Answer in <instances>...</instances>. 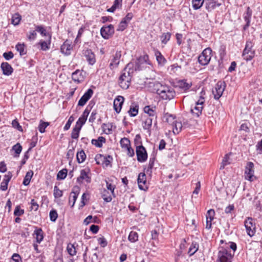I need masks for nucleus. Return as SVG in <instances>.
I'll use <instances>...</instances> for the list:
<instances>
[{"label": "nucleus", "mask_w": 262, "mask_h": 262, "mask_svg": "<svg viewBox=\"0 0 262 262\" xmlns=\"http://www.w3.org/2000/svg\"><path fill=\"white\" fill-rule=\"evenodd\" d=\"M136 155L137 160L139 162H144L147 159V153L142 145H137Z\"/></svg>", "instance_id": "nucleus-8"}, {"label": "nucleus", "mask_w": 262, "mask_h": 262, "mask_svg": "<svg viewBox=\"0 0 262 262\" xmlns=\"http://www.w3.org/2000/svg\"><path fill=\"white\" fill-rule=\"evenodd\" d=\"M35 31L39 32L40 34L45 36L48 35L47 33L46 30L42 26H35Z\"/></svg>", "instance_id": "nucleus-51"}, {"label": "nucleus", "mask_w": 262, "mask_h": 262, "mask_svg": "<svg viewBox=\"0 0 262 262\" xmlns=\"http://www.w3.org/2000/svg\"><path fill=\"white\" fill-rule=\"evenodd\" d=\"M33 235L36 239V242L40 244L43 239V232L41 228H36L34 231Z\"/></svg>", "instance_id": "nucleus-24"}, {"label": "nucleus", "mask_w": 262, "mask_h": 262, "mask_svg": "<svg viewBox=\"0 0 262 262\" xmlns=\"http://www.w3.org/2000/svg\"><path fill=\"white\" fill-rule=\"evenodd\" d=\"M203 105H195L194 108H191V112L196 117H199L201 114L203 108Z\"/></svg>", "instance_id": "nucleus-31"}, {"label": "nucleus", "mask_w": 262, "mask_h": 262, "mask_svg": "<svg viewBox=\"0 0 262 262\" xmlns=\"http://www.w3.org/2000/svg\"><path fill=\"white\" fill-rule=\"evenodd\" d=\"M96 219H97V217L96 216H95L94 218L93 219V216L92 215H89L88 217H86L84 219V220L83 221V223L85 225H87L90 223H91V222L95 223L96 222Z\"/></svg>", "instance_id": "nucleus-61"}, {"label": "nucleus", "mask_w": 262, "mask_h": 262, "mask_svg": "<svg viewBox=\"0 0 262 262\" xmlns=\"http://www.w3.org/2000/svg\"><path fill=\"white\" fill-rule=\"evenodd\" d=\"M164 118L165 119V121L167 122L169 124L171 125V126L177 121L176 120L175 116H173L172 115L169 114L168 113H166L164 115Z\"/></svg>", "instance_id": "nucleus-30"}, {"label": "nucleus", "mask_w": 262, "mask_h": 262, "mask_svg": "<svg viewBox=\"0 0 262 262\" xmlns=\"http://www.w3.org/2000/svg\"><path fill=\"white\" fill-rule=\"evenodd\" d=\"M155 119L152 117H147L143 121V127L145 129H148L151 127L152 123V120Z\"/></svg>", "instance_id": "nucleus-32"}, {"label": "nucleus", "mask_w": 262, "mask_h": 262, "mask_svg": "<svg viewBox=\"0 0 262 262\" xmlns=\"http://www.w3.org/2000/svg\"><path fill=\"white\" fill-rule=\"evenodd\" d=\"M244 224L247 234L251 237L253 236L255 232V225L253 223L252 219L248 217L245 221Z\"/></svg>", "instance_id": "nucleus-11"}, {"label": "nucleus", "mask_w": 262, "mask_h": 262, "mask_svg": "<svg viewBox=\"0 0 262 262\" xmlns=\"http://www.w3.org/2000/svg\"><path fill=\"white\" fill-rule=\"evenodd\" d=\"M128 239L132 243H135L138 240V234L135 231H131L128 237Z\"/></svg>", "instance_id": "nucleus-42"}, {"label": "nucleus", "mask_w": 262, "mask_h": 262, "mask_svg": "<svg viewBox=\"0 0 262 262\" xmlns=\"http://www.w3.org/2000/svg\"><path fill=\"white\" fill-rule=\"evenodd\" d=\"M233 256V253L229 249L221 247L218 253V260L219 262H231Z\"/></svg>", "instance_id": "nucleus-4"}, {"label": "nucleus", "mask_w": 262, "mask_h": 262, "mask_svg": "<svg viewBox=\"0 0 262 262\" xmlns=\"http://www.w3.org/2000/svg\"><path fill=\"white\" fill-rule=\"evenodd\" d=\"M86 158V155L83 150L79 151L77 154V160L79 163H82Z\"/></svg>", "instance_id": "nucleus-40"}, {"label": "nucleus", "mask_w": 262, "mask_h": 262, "mask_svg": "<svg viewBox=\"0 0 262 262\" xmlns=\"http://www.w3.org/2000/svg\"><path fill=\"white\" fill-rule=\"evenodd\" d=\"M78 193H78V191H73L70 195L69 202L70 203L71 201H73L72 206H74V205L76 202V200L78 195Z\"/></svg>", "instance_id": "nucleus-49"}, {"label": "nucleus", "mask_w": 262, "mask_h": 262, "mask_svg": "<svg viewBox=\"0 0 262 262\" xmlns=\"http://www.w3.org/2000/svg\"><path fill=\"white\" fill-rule=\"evenodd\" d=\"M206 92L203 89L200 93L199 99L196 102V105H203L205 100Z\"/></svg>", "instance_id": "nucleus-36"}, {"label": "nucleus", "mask_w": 262, "mask_h": 262, "mask_svg": "<svg viewBox=\"0 0 262 262\" xmlns=\"http://www.w3.org/2000/svg\"><path fill=\"white\" fill-rule=\"evenodd\" d=\"M204 0H192V7L194 10L200 9L203 5Z\"/></svg>", "instance_id": "nucleus-44"}, {"label": "nucleus", "mask_w": 262, "mask_h": 262, "mask_svg": "<svg viewBox=\"0 0 262 262\" xmlns=\"http://www.w3.org/2000/svg\"><path fill=\"white\" fill-rule=\"evenodd\" d=\"M73 49L71 45L69 44L67 42V41H65L61 47V52L66 54V55H70L71 54V51Z\"/></svg>", "instance_id": "nucleus-27"}, {"label": "nucleus", "mask_w": 262, "mask_h": 262, "mask_svg": "<svg viewBox=\"0 0 262 262\" xmlns=\"http://www.w3.org/2000/svg\"><path fill=\"white\" fill-rule=\"evenodd\" d=\"M105 138L100 136L98 137V139H93L92 140V143L97 147H101L103 143H105Z\"/></svg>", "instance_id": "nucleus-28"}, {"label": "nucleus", "mask_w": 262, "mask_h": 262, "mask_svg": "<svg viewBox=\"0 0 262 262\" xmlns=\"http://www.w3.org/2000/svg\"><path fill=\"white\" fill-rule=\"evenodd\" d=\"M112 126L110 124L103 123L102 125V128L105 134H109L111 133L112 130Z\"/></svg>", "instance_id": "nucleus-56"}, {"label": "nucleus", "mask_w": 262, "mask_h": 262, "mask_svg": "<svg viewBox=\"0 0 262 262\" xmlns=\"http://www.w3.org/2000/svg\"><path fill=\"white\" fill-rule=\"evenodd\" d=\"M33 175V172L32 170L29 171L27 172L23 181V184L24 185L27 186L29 184Z\"/></svg>", "instance_id": "nucleus-35"}, {"label": "nucleus", "mask_w": 262, "mask_h": 262, "mask_svg": "<svg viewBox=\"0 0 262 262\" xmlns=\"http://www.w3.org/2000/svg\"><path fill=\"white\" fill-rule=\"evenodd\" d=\"M49 125L48 122H43L40 121L39 125L38 126V130L41 133H43L45 132L46 128Z\"/></svg>", "instance_id": "nucleus-54"}, {"label": "nucleus", "mask_w": 262, "mask_h": 262, "mask_svg": "<svg viewBox=\"0 0 262 262\" xmlns=\"http://www.w3.org/2000/svg\"><path fill=\"white\" fill-rule=\"evenodd\" d=\"M67 175V170L66 169H63L62 170H60L57 175V180H63L66 178Z\"/></svg>", "instance_id": "nucleus-50"}, {"label": "nucleus", "mask_w": 262, "mask_h": 262, "mask_svg": "<svg viewBox=\"0 0 262 262\" xmlns=\"http://www.w3.org/2000/svg\"><path fill=\"white\" fill-rule=\"evenodd\" d=\"M62 195V191L60 190L57 186L54 187V196L55 198H58Z\"/></svg>", "instance_id": "nucleus-58"}, {"label": "nucleus", "mask_w": 262, "mask_h": 262, "mask_svg": "<svg viewBox=\"0 0 262 262\" xmlns=\"http://www.w3.org/2000/svg\"><path fill=\"white\" fill-rule=\"evenodd\" d=\"M24 213V210L21 209L19 206H17L14 210V214L15 216H19Z\"/></svg>", "instance_id": "nucleus-62"}, {"label": "nucleus", "mask_w": 262, "mask_h": 262, "mask_svg": "<svg viewBox=\"0 0 262 262\" xmlns=\"http://www.w3.org/2000/svg\"><path fill=\"white\" fill-rule=\"evenodd\" d=\"M252 11L249 7H248L244 15V18L246 22V25L244 27V29L246 30L250 26V19L252 16Z\"/></svg>", "instance_id": "nucleus-21"}, {"label": "nucleus", "mask_w": 262, "mask_h": 262, "mask_svg": "<svg viewBox=\"0 0 262 262\" xmlns=\"http://www.w3.org/2000/svg\"><path fill=\"white\" fill-rule=\"evenodd\" d=\"M182 128V124L181 122L176 121L173 125L172 126V129L174 134H178Z\"/></svg>", "instance_id": "nucleus-33"}, {"label": "nucleus", "mask_w": 262, "mask_h": 262, "mask_svg": "<svg viewBox=\"0 0 262 262\" xmlns=\"http://www.w3.org/2000/svg\"><path fill=\"white\" fill-rule=\"evenodd\" d=\"M149 57L147 54L144 55L143 56H140L135 62V66H134V69L135 70H139L140 68L139 66V63L142 64L143 63H146L147 64H149Z\"/></svg>", "instance_id": "nucleus-20"}, {"label": "nucleus", "mask_w": 262, "mask_h": 262, "mask_svg": "<svg viewBox=\"0 0 262 262\" xmlns=\"http://www.w3.org/2000/svg\"><path fill=\"white\" fill-rule=\"evenodd\" d=\"M12 149L15 151L16 154L15 157H18L19 155L22 150V147L20 144L17 143L13 146Z\"/></svg>", "instance_id": "nucleus-57"}, {"label": "nucleus", "mask_w": 262, "mask_h": 262, "mask_svg": "<svg viewBox=\"0 0 262 262\" xmlns=\"http://www.w3.org/2000/svg\"><path fill=\"white\" fill-rule=\"evenodd\" d=\"M51 36H49V39L48 41H40L39 44L40 45L41 49L43 51H47L50 49L51 43Z\"/></svg>", "instance_id": "nucleus-34"}, {"label": "nucleus", "mask_w": 262, "mask_h": 262, "mask_svg": "<svg viewBox=\"0 0 262 262\" xmlns=\"http://www.w3.org/2000/svg\"><path fill=\"white\" fill-rule=\"evenodd\" d=\"M81 127L77 125L73 129L71 133V138L75 139H77L79 137L80 130Z\"/></svg>", "instance_id": "nucleus-39"}, {"label": "nucleus", "mask_w": 262, "mask_h": 262, "mask_svg": "<svg viewBox=\"0 0 262 262\" xmlns=\"http://www.w3.org/2000/svg\"><path fill=\"white\" fill-rule=\"evenodd\" d=\"M93 94V91L89 89L84 94V95L81 97L78 101V105L81 106H83L85 104L86 102L91 98Z\"/></svg>", "instance_id": "nucleus-15"}, {"label": "nucleus", "mask_w": 262, "mask_h": 262, "mask_svg": "<svg viewBox=\"0 0 262 262\" xmlns=\"http://www.w3.org/2000/svg\"><path fill=\"white\" fill-rule=\"evenodd\" d=\"M1 68L3 71V74L5 75L9 76L13 73V69L8 62L2 63Z\"/></svg>", "instance_id": "nucleus-19"}, {"label": "nucleus", "mask_w": 262, "mask_h": 262, "mask_svg": "<svg viewBox=\"0 0 262 262\" xmlns=\"http://www.w3.org/2000/svg\"><path fill=\"white\" fill-rule=\"evenodd\" d=\"M153 86V92L156 93L163 100H170L176 96L175 91L169 86L162 84L158 82H155Z\"/></svg>", "instance_id": "nucleus-1"}, {"label": "nucleus", "mask_w": 262, "mask_h": 262, "mask_svg": "<svg viewBox=\"0 0 262 262\" xmlns=\"http://www.w3.org/2000/svg\"><path fill=\"white\" fill-rule=\"evenodd\" d=\"M121 57V51H117L114 56L113 59L112 60L110 64V68L111 70H113L118 67L120 59Z\"/></svg>", "instance_id": "nucleus-16"}, {"label": "nucleus", "mask_w": 262, "mask_h": 262, "mask_svg": "<svg viewBox=\"0 0 262 262\" xmlns=\"http://www.w3.org/2000/svg\"><path fill=\"white\" fill-rule=\"evenodd\" d=\"M155 55L159 64H163L166 62V59L158 50H155Z\"/></svg>", "instance_id": "nucleus-29"}, {"label": "nucleus", "mask_w": 262, "mask_h": 262, "mask_svg": "<svg viewBox=\"0 0 262 262\" xmlns=\"http://www.w3.org/2000/svg\"><path fill=\"white\" fill-rule=\"evenodd\" d=\"M121 146L125 149L130 147V141L126 138H122L120 141Z\"/></svg>", "instance_id": "nucleus-47"}, {"label": "nucleus", "mask_w": 262, "mask_h": 262, "mask_svg": "<svg viewBox=\"0 0 262 262\" xmlns=\"http://www.w3.org/2000/svg\"><path fill=\"white\" fill-rule=\"evenodd\" d=\"M68 253L71 255L74 256L76 254V250L74 244H69L67 248Z\"/></svg>", "instance_id": "nucleus-46"}, {"label": "nucleus", "mask_w": 262, "mask_h": 262, "mask_svg": "<svg viewBox=\"0 0 262 262\" xmlns=\"http://www.w3.org/2000/svg\"><path fill=\"white\" fill-rule=\"evenodd\" d=\"M109 193L108 191L105 189H104L102 192V197L104 201L106 202H110L112 200V196Z\"/></svg>", "instance_id": "nucleus-48"}, {"label": "nucleus", "mask_w": 262, "mask_h": 262, "mask_svg": "<svg viewBox=\"0 0 262 262\" xmlns=\"http://www.w3.org/2000/svg\"><path fill=\"white\" fill-rule=\"evenodd\" d=\"M124 98L123 96H118L114 101V108L117 113H119L121 110Z\"/></svg>", "instance_id": "nucleus-17"}, {"label": "nucleus", "mask_w": 262, "mask_h": 262, "mask_svg": "<svg viewBox=\"0 0 262 262\" xmlns=\"http://www.w3.org/2000/svg\"><path fill=\"white\" fill-rule=\"evenodd\" d=\"M11 177L12 174L10 172H8L7 174L5 175L0 186V189L2 191H5L7 189L8 183L10 181Z\"/></svg>", "instance_id": "nucleus-22"}, {"label": "nucleus", "mask_w": 262, "mask_h": 262, "mask_svg": "<svg viewBox=\"0 0 262 262\" xmlns=\"http://www.w3.org/2000/svg\"><path fill=\"white\" fill-rule=\"evenodd\" d=\"M138 108L139 107L137 105H131L129 110L128 111L129 115L131 117H135L137 116L138 113Z\"/></svg>", "instance_id": "nucleus-45"}, {"label": "nucleus", "mask_w": 262, "mask_h": 262, "mask_svg": "<svg viewBox=\"0 0 262 262\" xmlns=\"http://www.w3.org/2000/svg\"><path fill=\"white\" fill-rule=\"evenodd\" d=\"M171 37V33L169 32L163 33L160 37L161 42L163 44H166L169 40Z\"/></svg>", "instance_id": "nucleus-41"}, {"label": "nucleus", "mask_w": 262, "mask_h": 262, "mask_svg": "<svg viewBox=\"0 0 262 262\" xmlns=\"http://www.w3.org/2000/svg\"><path fill=\"white\" fill-rule=\"evenodd\" d=\"M199 245L196 243H192L188 250V254L190 256L193 255L198 250Z\"/></svg>", "instance_id": "nucleus-37"}, {"label": "nucleus", "mask_w": 262, "mask_h": 262, "mask_svg": "<svg viewBox=\"0 0 262 262\" xmlns=\"http://www.w3.org/2000/svg\"><path fill=\"white\" fill-rule=\"evenodd\" d=\"M21 258L19 254L14 253L10 260V262H20Z\"/></svg>", "instance_id": "nucleus-64"}, {"label": "nucleus", "mask_w": 262, "mask_h": 262, "mask_svg": "<svg viewBox=\"0 0 262 262\" xmlns=\"http://www.w3.org/2000/svg\"><path fill=\"white\" fill-rule=\"evenodd\" d=\"M89 113V111L87 108L84 111L82 115L78 119L77 122V125H79L80 127H82V126L85 123Z\"/></svg>", "instance_id": "nucleus-26"}, {"label": "nucleus", "mask_w": 262, "mask_h": 262, "mask_svg": "<svg viewBox=\"0 0 262 262\" xmlns=\"http://www.w3.org/2000/svg\"><path fill=\"white\" fill-rule=\"evenodd\" d=\"M214 210L212 209H210L207 212V213L206 214V220H210L212 221V220L214 219Z\"/></svg>", "instance_id": "nucleus-52"}, {"label": "nucleus", "mask_w": 262, "mask_h": 262, "mask_svg": "<svg viewBox=\"0 0 262 262\" xmlns=\"http://www.w3.org/2000/svg\"><path fill=\"white\" fill-rule=\"evenodd\" d=\"M138 184L140 189L146 190L148 189L146 177L144 173L141 172L138 175Z\"/></svg>", "instance_id": "nucleus-14"}, {"label": "nucleus", "mask_w": 262, "mask_h": 262, "mask_svg": "<svg viewBox=\"0 0 262 262\" xmlns=\"http://www.w3.org/2000/svg\"><path fill=\"white\" fill-rule=\"evenodd\" d=\"M134 71L133 62H130L126 66L119 78L118 82L121 88L126 90L129 88Z\"/></svg>", "instance_id": "nucleus-2"}, {"label": "nucleus", "mask_w": 262, "mask_h": 262, "mask_svg": "<svg viewBox=\"0 0 262 262\" xmlns=\"http://www.w3.org/2000/svg\"><path fill=\"white\" fill-rule=\"evenodd\" d=\"M212 50L210 48H207L203 50L198 57L199 62L203 66L208 64L211 59Z\"/></svg>", "instance_id": "nucleus-5"}, {"label": "nucleus", "mask_w": 262, "mask_h": 262, "mask_svg": "<svg viewBox=\"0 0 262 262\" xmlns=\"http://www.w3.org/2000/svg\"><path fill=\"white\" fill-rule=\"evenodd\" d=\"M21 19V15L18 13H15L12 17V24L16 26L19 24Z\"/></svg>", "instance_id": "nucleus-43"}, {"label": "nucleus", "mask_w": 262, "mask_h": 262, "mask_svg": "<svg viewBox=\"0 0 262 262\" xmlns=\"http://www.w3.org/2000/svg\"><path fill=\"white\" fill-rule=\"evenodd\" d=\"M254 172V164L252 162H248L245 167L244 173L245 179L250 182L253 181L255 179Z\"/></svg>", "instance_id": "nucleus-7"}, {"label": "nucleus", "mask_w": 262, "mask_h": 262, "mask_svg": "<svg viewBox=\"0 0 262 262\" xmlns=\"http://www.w3.org/2000/svg\"><path fill=\"white\" fill-rule=\"evenodd\" d=\"M230 164V162L229 161V155L227 154L225 155V157L223 160L222 165L220 167V169L224 168L225 166L229 165Z\"/></svg>", "instance_id": "nucleus-55"}, {"label": "nucleus", "mask_w": 262, "mask_h": 262, "mask_svg": "<svg viewBox=\"0 0 262 262\" xmlns=\"http://www.w3.org/2000/svg\"><path fill=\"white\" fill-rule=\"evenodd\" d=\"M254 43L251 41H247L242 56L247 61L251 60L254 57L255 50L253 49Z\"/></svg>", "instance_id": "nucleus-3"}, {"label": "nucleus", "mask_w": 262, "mask_h": 262, "mask_svg": "<svg viewBox=\"0 0 262 262\" xmlns=\"http://www.w3.org/2000/svg\"><path fill=\"white\" fill-rule=\"evenodd\" d=\"M90 170L89 168H86L82 169L80 171V176L77 179V183L79 184H81L83 181L86 182L87 183H91V178L90 176Z\"/></svg>", "instance_id": "nucleus-9"}, {"label": "nucleus", "mask_w": 262, "mask_h": 262, "mask_svg": "<svg viewBox=\"0 0 262 262\" xmlns=\"http://www.w3.org/2000/svg\"><path fill=\"white\" fill-rule=\"evenodd\" d=\"M97 241L99 244L102 247H105L107 244L106 240L103 236L98 238Z\"/></svg>", "instance_id": "nucleus-63"}, {"label": "nucleus", "mask_w": 262, "mask_h": 262, "mask_svg": "<svg viewBox=\"0 0 262 262\" xmlns=\"http://www.w3.org/2000/svg\"><path fill=\"white\" fill-rule=\"evenodd\" d=\"M144 112L148 115V117H152L156 119L157 114L155 107H151L150 106H146L144 108Z\"/></svg>", "instance_id": "nucleus-25"}, {"label": "nucleus", "mask_w": 262, "mask_h": 262, "mask_svg": "<svg viewBox=\"0 0 262 262\" xmlns=\"http://www.w3.org/2000/svg\"><path fill=\"white\" fill-rule=\"evenodd\" d=\"M100 33L103 38L105 39L110 38L114 33V26L109 25L107 26H103L100 30Z\"/></svg>", "instance_id": "nucleus-10"}, {"label": "nucleus", "mask_w": 262, "mask_h": 262, "mask_svg": "<svg viewBox=\"0 0 262 262\" xmlns=\"http://www.w3.org/2000/svg\"><path fill=\"white\" fill-rule=\"evenodd\" d=\"M205 5L206 9L208 11H211L216 8L220 7L221 5V3L216 0H210L206 3Z\"/></svg>", "instance_id": "nucleus-23"}, {"label": "nucleus", "mask_w": 262, "mask_h": 262, "mask_svg": "<svg viewBox=\"0 0 262 262\" xmlns=\"http://www.w3.org/2000/svg\"><path fill=\"white\" fill-rule=\"evenodd\" d=\"M15 48L17 51L19 52L20 55H24L26 54V52L25 51L24 44L18 43L16 45Z\"/></svg>", "instance_id": "nucleus-53"}, {"label": "nucleus", "mask_w": 262, "mask_h": 262, "mask_svg": "<svg viewBox=\"0 0 262 262\" xmlns=\"http://www.w3.org/2000/svg\"><path fill=\"white\" fill-rule=\"evenodd\" d=\"M83 54L89 64L93 65L95 63V55L91 50L86 49L84 50Z\"/></svg>", "instance_id": "nucleus-18"}, {"label": "nucleus", "mask_w": 262, "mask_h": 262, "mask_svg": "<svg viewBox=\"0 0 262 262\" xmlns=\"http://www.w3.org/2000/svg\"><path fill=\"white\" fill-rule=\"evenodd\" d=\"M192 86V82L191 81H187L186 79L178 80L175 85V87L179 89L183 92H186Z\"/></svg>", "instance_id": "nucleus-12"}, {"label": "nucleus", "mask_w": 262, "mask_h": 262, "mask_svg": "<svg viewBox=\"0 0 262 262\" xmlns=\"http://www.w3.org/2000/svg\"><path fill=\"white\" fill-rule=\"evenodd\" d=\"M226 88V84L224 81H218L212 90V94L214 98L218 100L223 95Z\"/></svg>", "instance_id": "nucleus-6"}, {"label": "nucleus", "mask_w": 262, "mask_h": 262, "mask_svg": "<svg viewBox=\"0 0 262 262\" xmlns=\"http://www.w3.org/2000/svg\"><path fill=\"white\" fill-rule=\"evenodd\" d=\"M72 79L75 81L80 82L81 81V72L76 70L72 75Z\"/></svg>", "instance_id": "nucleus-38"}, {"label": "nucleus", "mask_w": 262, "mask_h": 262, "mask_svg": "<svg viewBox=\"0 0 262 262\" xmlns=\"http://www.w3.org/2000/svg\"><path fill=\"white\" fill-rule=\"evenodd\" d=\"M112 158L111 156H104L101 155H97L96 157V163L98 164H100V162H102V164L103 167H108L111 165V160Z\"/></svg>", "instance_id": "nucleus-13"}, {"label": "nucleus", "mask_w": 262, "mask_h": 262, "mask_svg": "<svg viewBox=\"0 0 262 262\" xmlns=\"http://www.w3.org/2000/svg\"><path fill=\"white\" fill-rule=\"evenodd\" d=\"M50 219L52 222H55L58 217V214L55 210H52L50 212Z\"/></svg>", "instance_id": "nucleus-59"}, {"label": "nucleus", "mask_w": 262, "mask_h": 262, "mask_svg": "<svg viewBox=\"0 0 262 262\" xmlns=\"http://www.w3.org/2000/svg\"><path fill=\"white\" fill-rule=\"evenodd\" d=\"M127 23L125 22V20H123L118 25L117 31H122L124 30L127 26Z\"/></svg>", "instance_id": "nucleus-60"}]
</instances>
